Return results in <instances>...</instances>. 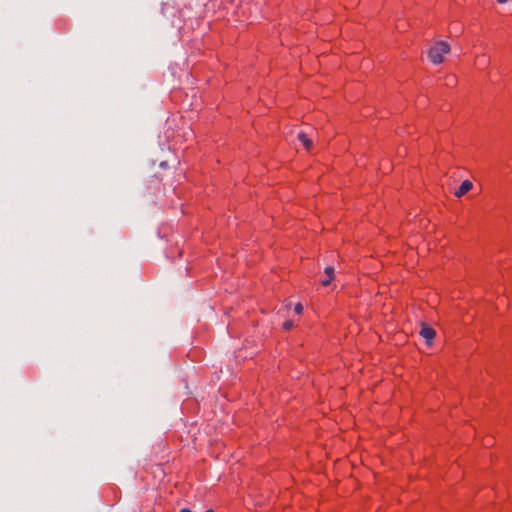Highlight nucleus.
<instances>
[{
  "instance_id": "nucleus-9",
  "label": "nucleus",
  "mask_w": 512,
  "mask_h": 512,
  "mask_svg": "<svg viewBox=\"0 0 512 512\" xmlns=\"http://www.w3.org/2000/svg\"><path fill=\"white\" fill-rule=\"evenodd\" d=\"M508 0H497L499 4H505Z\"/></svg>"
},
{
  "instance_id": "nucleus-10",
  "label": "nucleus",
  "mask_w": 512,
  "mask_h": 512,
  "mask_svg": "<svg viewBox=\"0 0 512 512\" xmlns=\"http://www.w3.org/2000/svg\"><path fill=\"white\" fill-rule=\"evenodd\" d=\"M160 166L164 168V167L166 166V163H165V162H162V163L160 164Z\"/></svg>"
},
{
  "instance_id": "nucleus-6",
  "label": "nucleus",
  "mask_w": 512,
  "mask_h": 512,
  "mask_svg": "<svg viewBox=\"0 0 512 512\" xmlns=\"http://www.w3.org/2000/svg\"><path fill=\"white\" fill-rule=\"evenodd\" d=\"M294 310L297 314H301L303 312V306L302 304L298 303L295 305Z\"/></svg>"
},
{
  "instance_id": "nucleus-4",
  "label": "nucleus",
  "mask_w": 512,
  "mask_h": 512,
  "mask_svg": "<svg viewBox=\"0 0 512 512\" xmlns=\"http://www.w3.org/2000/svg\"><path fill=\"white\" fill-rule=\"evenodd\" d=\"M473 188V183L470 180H464L459 188L455 191V196L461 198L467 192H469Z\"/></svg>"
},
{
  "instance_id": "nucleus-2",
  "label": "nucleus",
  "mask_w": 512,
  "mask_h": 512,
  "mask_svg": "<svg viewBox=\"0 0 512 512\" xmlns=\"http://www.w3.org/2000/svg\"><path fill=\"white\" fill-rule=\"evenodd\" d=\"M315 133L314 128H310V132L299 131L297 133V139L307 151L313 147V136Z\"/></svg>"
},
{
  "instance_id": "nucleus-7",
  "label": "nucleus",
  "mask_w": 512,
  "mask_h": 512,
  "mask_svg": "<svg viewBox=\"0 0 512 512\" xmlns=\"http://www.w3.org/2000/svg\"><path fill=\"white\" fill-rule=\"evenodd\" d=\"M292 327H293V322H292V321H286V322L283 324V328H284L285 330H287V331H288V330H290V329H292Z\"/></svg>"
},
{
  "instance_id": "nucleus-5",
  "label": "nucleus",
  "mask_w": 512,
  "mask_h": 512,
  "mask_svg": "<svg viewBox=\"0 0 512 512\" xmlns=\"http://www.w3.org/2000/svg\"><path fill=\"white\" fill-rule=\"evenodd\" d=\"M325 277L321 280V284L323 286H328L332 280L334 279L335 273H334V267L327 266L324 270Z\"/></svg>"
},
{
  "instance_id": "nucleus-3",
  "label": "nucleus",
  "mask_w": 512,
  "mask_h": 512,
  "mask_svg": "<svg viewBox=\"0 0 512 512\" xmlns=\"http://www.w3.org/2000/svg\"><path fill=\"white\" fill-rule=\"evenodd\" d=\"M435 330L429 326L423 325L420 330V335L426 340L428 345H431L433 338L435 337Z\"/></svg>"
},
{
  "instance_id": "nucleus-1",
  "label": "nucleus",
  "mask_w": 512,
  "mask_h": 512,
  "mask_svg": "<svg viewBox=\"0 0 512 512\" xmlns=\"http://www.w3.org/2000/svg\"><path fill=\"white\" fill-rule=\"evenodd\" d=\"M450 49V45L446 41H438L430 48L428 57L434 65H439L444 61V55L448 54Z\"/></svg>"
},
{
  "instance_id": "nucleus-8",
  "label": "nucleus",
  "mask_w": 512,
  "mask_h": 512,
  "mask_svg": "<svg viewBox=\"0 0 512 512\" xmlns=\"http://www.w3.org/2000/svg\"><path fill=\"white\" fill-rule=\"evenodd\" d=\"M180 512H192V511L190 509H188V508H182L180 510Z\"/></svg>"
}]
</instances>
